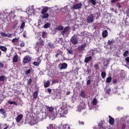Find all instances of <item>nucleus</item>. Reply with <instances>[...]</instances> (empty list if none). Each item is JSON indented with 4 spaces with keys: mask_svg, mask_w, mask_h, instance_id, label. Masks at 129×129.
I'll return each mask as SVG.
<instances>
[{
    "mask_svg": "<svg viewBox=\"0 0 129 129\" xmlns=\"http://www.w3.org/2000/svg\"><path fill=\"white\" fill-rule=\"evenodd\" d=\"M0 67L1 68H3V67H4V64H3V63L0 62Z\"/></svg>",
    "mask_w": 129,
    "mask_h": 129,
    "instance_id": "0e129e2a",
    "label": "nucleus"
},
{
    "mask_svg": "<svg viewBox=\"0 0 129 129\" xmlns=\"http://www.w3.org/2000/svg\"><path fill=\"white\" fill-rule=\"evenodd\" d=\"M80 96H81L82 98H85V97H86V96L85 95V92H84V91H81L80 94Z\"/></svg>",
    "mask_w": 129,
    "mask_h": 129,
    "instance_id": "4be33fe9",
    "label": "nucleus"
},
{
    "mask_svg": "<svg viewBox=\"0 0 129 129\" xmlns=\"http://www.w3.org/2000/svg\"><path fill=\"white\" fill-rule=\"evenodd\" d=\"M13 61L14 62V63H17V62L19 61V56H18V55H16L13 57Z\"/></svg>",
    "mask_w": 129,
    "mask_h": 129,
    "instance_id": "a211bd4d",
    "label": "nucleus"
},
{
    "mask_svg": "<svg viewBox=\"0 0 129 129\" xmlns=\"http://www.w3.org/2000/svg\"><path fill=\"white\" fill-rule=\"evenodd\" d=\"M48 12V8L44 7L42 10H41V14L42 15H44V14H46Z\"/></svg>",
    "mask_w": 129,
    "mask_h": 129,
    "instance_id": "412c9836",
    "label": "nucleus"
},
{
    "mask_svg": "<svg viewBox=\"0 0 129 129\" xmlns=\"http://www.w3.org/2000/svg\"><path fill=\"white\" fill-rule=\"evenodd\" d=\"M27 83H28V85H31V84L32 83V79H30L28 81Z\"/></svg>",
    "mask_w": 129,
    "mask_h": 129,
    "instance_id": "a18cd8bd",
    "label": "nucleus"
},
{
    "mask_svg": "<svg viewBox=\"0 0 129 129\" xmlns=\"http://www.w3.org/2000/svg\"><path fill=\"white\" fill-rule=\"evenodd\" d=\"M116 2H117V0H111V3L112 4H114V3H116Z\"/></svg>",
    "mask_w": 129,
    "mask_h": 129,
    "instance_id": "6e6d98bb",
    "label": "nucleus"
},
{
    "mask_svg": "<svg viewBox=\"0 0 129 129\" xmlns=\"http://www.w3.org/2000/svg\"><path fill=\"white\" fill-rule=\"evenodd\" d=\"M92 104H93V105H96V104H97V100H96V98H94L92 101Z\"/></svg>",
    "mask_w": 129,
    "mask_h": 129,
    "instance_id": "b1692460",
    "label": "nucleus"
},
{
    "mask_svg": "<svg viewBox=\"0 0 129 129\" xmlns=\"http://www.w3.org/2000/svg\"><path fill=\"white\" fill-rule=\"evenodd\" d=\"M116 6L118 8V9H120V4L119 3H117Z\"/></svg>",
    "mask_w": 129,
    "mask_h": 129,
    "instance_id": "13d9d810",
    "label": "nucleus"
},
{
    "mask_svg": "<svg viewBox=\"0 0 129 129\" xmlns=\"http://www.w3.org/2000/svg\"><path fill=\"white\" fill-rule=\"evenodd\" d=\"M91 59H92V56H90L86 57L84 60L85 63H88V62H89V61H90V60H91Z\"/></svg>",
    "mask_w": 129,
    "mask_h": 129,
    "instance_id": "dca6fc26",
    "label": "nucleus"
},
{
    "mask_svg": "<svg viewBox=\"0 0 129 129\" xmlns=\"http://www.w3.org/2000/svg\"><path fill=\"white\" fill-rule=\"evenodd\" d=\"M17 25H18V23L15 24L13 27V30H16V29H17V28H18V26H17Z\"/></svg>",
    "mask_w": 129,
    "mask_h": 129,
    "instance_id": "49530a36",
    "label": "nucleus"
},
{
    "mask_svg": "<svg viewBox=\"0 0 129 129\" xmlns=\"http://www.w3.org/2000/svg\"><path fill=\"white\" fill-rule=\"evenodd\" d=\"M1 35L3 37H7L8 38H12V37L13 36L12 34H10V33L7 34L5 32H1Z\"/></svg>",
    "mask_w": 129,
    "mask_h": 129,
    "instance_id": "9d476101",
    "label": "nucleus"
},
{
    "mask_svg": "<svg viewBox=\"0 0 129 129\" xmlns=\"http://www.w3.org/2000/svg\"><path fill=\"white\" fill-rule=\"evenodd\" d=\"M114 43V41L113 40H108V45H112V43Z\"/></svg>",
    "mask_w": 129,
    "mask_h": 129,
    "instance_id": "ea45409f",
    "label": "nucleus"
},
{
    "mask_svg": "<svg viewBox=\"0 0 129 129\" xmlns=\"http://www.w3.org/2000/svg\"><path fill=\"white\" fill-rule=\"evenodd\" d=\"M7 78L4 76H0V81H6Z\"/></svg>",
    "mask_w": 129,
    "mask_h": 129,
    "instance_id": "393cba45",
    "label": "nucleus"
},
{
    "mask_svg": "<svg viewBox=\"0 0 129 129\" xmlns=\"http://www.w3.org/2000/svg\"><path fill=\"white\" fill-rule=\"evenodd\" d=\"M63 129H70V126L68 125V124H66V125H63Z\"/></svg>",
    "mask_w": 129,
    "mask_h": 129,
    "instance_id": "7c9ffc66",
    "label": "nucleus"
},
{
    "mask_svg": "<svg viewBox=\"0 0 129 129\" xmlns=\"http://www.w3.org/2000/svg\"><path fill=\"white\" fill-rule=\"evenodd\" d=\"M66 94L67 95H69L70 94V91H69L68 92H67Z\"/></svg>",
    "mask_w": 129,
    "mask_h": 129,
    "instance_id": "774afa93",
    "label": "nucleus"
},
{
    "mask_svg": "<svg viewBox=\"0 0 129 129\" xmlns=\"http://www.w3.org/2000/svg\"><path fill=\"white\" fill-rule=\"evenodd\" d=\"M8 103L9 104H14V105H18V104L17 103H16V102H15V101H8Z\"/></svg>",
    "mask_w": 129,
    "mask_h": 129,
    "instance_id": "c9c22d12",
    "label": "nucleus"
},
{
    "mask_svg": "<svg viewBox=\"0 0 129 129\" xmlns=\"http://www.w3.org/2000/svg\"><path fill=\"white\" fill-rule=\"evenodd\" d=\"M72 100H76V97L75 96H73L72 97Z\"/></svg>",
    "mask_w": 129,
    "mask_h": 129,
    "instance_id": "5fc2aeb1",
    "label": "nucleus"
},
{
    "mask_svg": "<svg viewBox=\"0 0 129 129\" xmlns=\"http://www.w3.org/2000/svg\"><path fill=\"white\" fill-rule=\"evenodd\" d=\"M56 29L58 30V31H62L64 29V27L62 26H59L56 27Z\"/></svg>",
    "mask_w": 129,
    "mask_h": 129,
    "instance_id": "cd10ccee",
    "label": "nucleus"
},
{
    "mask_svg": "<svg viewBox=\"0 0 129 129\" xmlns=\"http://www.w3.org/2000/svg\"><path fill=\"white\" fill-rule=\"evenodd\" d=\"M25 22H23L21 24V27H20V29L22 30L23 29H24L25 28Z\"/></svg>",
    "mask_w": 129,
    "mask_h": 129,
    "instance_id": "a19ab883",
    "label": "nucleus"
},
{
    "mask_svg": "<svg viewBox=\"0 0 129 129\" xmlns=\"http://www.w3.org/2000/svg\"><path fill=\"white\" fill-rule=\"evenodd\" d=\"M0 113H1V114H3V115H6V112L3 108L0 109Z\"/></svg>",
    "mask_w": 129,
    "mask_h": 129,
    "instance_id": "2f4dec72",
    "label": "nucleus"
},
{
    "mask_svg": "<svg viewBox=\"0 0 129 129\" xmlns=\"http://www.w3.org/2000/svg\"><path fill=\"white\" fill-rule=\"evenodd\" d=\"M111 80H112V78H111V77H107L106 80V82H107V83H110Z\"/></svg>",
    "mask_w": 129,
    "mask_h": 129,
    "instance_id": "5701e85b",
    "label": "nucleus"
},
{
    "mask_svg": "<svg viewBox=\"0 0 129 129\" xmlns=\"http://www.w3.org/2000/svg\"><path fill=\"white\" fill-rule=\"evenodd\" d=\"M127 55H128V50H126L123 53V57H127Z\"/></svg>",
    "mask_w": 129,
    "mask_h": 129,
    "instance_id": "f704fd0d",
    "label": "nucleus"
},
{
    "mask_svg": "<svg viewBox=\"0 0 129 129\" xmlns=\"http://www.w3.org/2000/svg\"><path fill=\"white\" fill-rule=\"evenodd\" d=\"M98 126L99 127V129H101V128H102V129H106V128H105V127L101 126V125L100 124H98Z\"/></svg>",
    "mask_w": 129,
    "mask_h": 129,
    "instance_id": "8fccbe9b",
    "label": "nucleus"
},
{
    "mask_svg": "<svg viewBox=\"0 0 129 129\" xmlns=\"http://www.w3.org/2000/svg\"><path fill=\"white\" fill-rule=\"evenodd\" d=\"M90 2L93 6H95V5H96V1L95 0H90Z\"/></svg>",
    "mask_w": 129,
    "mask_h": 129,
    "instance_id": "58836bf2",
    "label": "nucleus"
},
{
    "mask_svg": "<svg viewBox=\"0 0 129 129\" xmlns=\"http://www.w3.org/2000/svg\"><path fill=\"white\" fill-rule=\"evenodd\" d=\"M63 52L61 50H57L56 54H55V58H57L59 56V55H62Z\"/></svg>",
    "mask_w": 129,
    "mask_h": 129,
    "instance_id": "aec40b11",
    "label": "nucleus"
},
{
    "mask_svg": "<svg viewBox=\"0 0 129 129\" xmlns=\"http://www.w3.org/2000/svg\"><path fill=\"white\" fill-rule=\"evenodd\" d=\"M94 22V16L93 14H91L87 18V23L88 24H91V23H93Z\"/></svg>",
    "mask_w": 129,
    "mask_h": 129,
    "instance_id": "39448f33",
    "label": "nucleus"
},
{
    "mask_svg": "<svg viewBox=\"0 0 129 129\" xmlns=\"http://www.w3.org/2000/svg\"><path fill=\"white\" fill-rule=\"evenodd\" d=\"M67 51L69 53V54H71V55H73V49H68Z\"/></svg>",
    "mask_w": 129,
    "mask_h": 129,
    "instance_id": "72a5a7b5",
    "label": "nucleus"
},
{
    "mask_svg": "<svg viewBox=\"0 0 129 129\" xmlns=\"http://www.w3.org/2000/svg\"><path fill=\"white\" fill-rule=\"evenodd\" d=\"M58 67L59 70H64L68 67V64L66 62H63L62 63H60L58 64Z\"/></svg>",
    "mask_w": 129,
    "mask_h": 129,
    "instance_id": "0eeeda50",
    "label": "nucleus"
},
{
    "mask_svg": "<svg viewBox=\"0 0 129 129\" xmlns=\"http://www.w3.org/2000/svg\"><path fill=\"white\" fill-rule=\"evenodd\" d=\"M82 8V3H78L73 6L74 10H79Z\"/></svg>",
    "mask_w": 129,
    "mask_h": 129,
    "instance_id": "1a4fd4ad",
    "label": "nucleus"
},
{
    "mask_svg": "<svg viewBox=\"0 0 129 129\" xmlns=\"http://www.w3.org/2000/svg\"><path fill=\"white\" fill-rule=\"evenodd\" d=\"M79 124H80V125L83 124H83H84V122L79 121Z\"/></svg>",
    "mask_w": 129,
    "mask_h": 129,
    "instance_id": "052dcab7",
    "label": "nucleus"
},
{
    "mask_svg": "<svg viewBox=\"0 0 129 129\" xmlns=\"http://www.w3.org/2000/svg\"><path fill=\"white\" fill-rule=\"evenodd\" d=\"M125 126H126L125 124H123L122 125V129H124V128H125Z\"/></svg>",
    "mask_w": 129,
    "mask_h": 129,
    "instance_id": "bf43d9fd",
    "label": "nucleus"
},
{
    "mask_svg": "<svg viewBox=\"0 0 129 129\" xmlns=\"http://www.w3.org/2000/svg\"><path fill=\"white\" fill-rule=\"evenodd\" d=\"M71 43H73V45H76L77 44V43H78V39H77V38L75 35H74L73 37H72L71 40H70Z\"/></svg>",
    "mask_w": 129,
    "mask_h": 129,
    "instance_id": "6e6552de",
    "label": "nucleus"
},
{
    "mask_svg": "<svg viewBox=\"0 0 129 129\" xmlns=\"http://www.w3.org/2000/svg\"><path fill=\"white\" fill-rule=\"evenodd\" d=\"M49 27H50V23H46L44 26V29H48Z\"/></svg>",
    "mask_w": 129,
    "mask_h": 129,
    "instance_id": "4c0bfd02",
    "label": "nucleus"
},
{
    "mask_svg": "<svg viewBox=\"0 0 129 129\" xmlns=\"http://www.w3.org/2000/svg\"><path fill=\"white\" fill-rule=\"evenodd\" d=\"M0 49L1 51H3V52H7L8 48H7V47L5 46H2L0 45Z\"/></svg>",
    "mask_w": 129,
    "mask_h": 129,
    "instance_id": "f3484780",
    "label": "nucleus"
},
{
    "mask_svg": "<svg viewBox=\"0 0 129 129\" xmlns=\"http://www.w3.org/2000/svg\"><path fill=\"white\" fill-rule=\"evenodd\" d=\"M94 67L95 69H98L99 68V66L98 64H94Z\"/></svg>",
    "mask_w": 129,
    "mask_h": 129,
    "instance_id": "c03bdc74",
    "label": "nucleus"
},
{
    "mask_svg": "<svg viewBox=\"0 0 129 129\" xmlns=\"http://www.w3.org/2000/svg\"><path fill=\"white\" fill-rule=\"evenodd\" d=\"M86 106L85 105V103H81L79 106L77 107V111H78L79 112H81L82 110H83V109L85 108Z\"/></svg>",
    "mask_w": 129,
    "mask_h": 129,
    "instance_id": "423d86ee",
    "label": "nucleus"
},
{
    "mask_svg": "<svg viewBox=\"0 0 129 129\" xmlns=\"http://www.w3.org/2000/svg\"><path fill=\"white\" fill-rule=\"evenodd\" d=\"M49 18V14L48 13H44L42 16V19H47Z\"/></svg>",
    "mask_w": 129,
    "mask_h": 129,
    "instance_id": "a878e982",
    "label": "nucleus"
},
{
    "mask_svg": "<svg viewBox=\"0 0 129 129\" xmlns=\"http://www.w3.org/2000/svg\"><path fill=\"white\" fill-rule=\"evenodd\" d=\"M47 129H55V124H50L49 127H47Z\"/></svg>",
    "mask_w": 129,
    "mask_h": 129,
    "instance_id": "c756f323",
    "label": "nucleus"
},
{
    "mask_svg": "<svg viewBox=\"0 0 129 129\" xmlns=\"http://www.w3.org/2000/svg\"><path fill=\"white\" fill-rule=\"evenodd\" d=\"M33 65H34V66H39V65H40V63L37 61H35L33 62Z\"/></svg>",
    "mask_w": 129,
    "mask_h": 129,
    "instance_id": "37998d69",
    "label": "nucleus"
},
{
    "mask_svg": "<svg viewBox=\"0 0 129 129\" xmlns=\"http://www.w3.org/2000/svg\"><path fill=\"white\" fill-rule=\"evenodd\" d=\"M36 12V9H34V6L29 7L26 10V13L28 15H35Z\"/></svg>",
    "mask_w": 129,
    "mask_h": 129,
    "instance_id": "f03ea898",
    "label": "nucleus"
},
{
    "mask_svg": "<svg viewBox=\"0 0 129 129\" xmlns=\"http://www.w3.org/2000/svg\"><path fill=\"white\" fill-rule=\"evenodd\" d=\"M91 83V80H88L87 81V85H89Z\"/></svg>",
    "mask_w": 129,
    "mask_h": 129,
    "instance_id": "de8ad7c7",
    "label": "nucleus"
},
{
    "mask_svg": "<svg viewBox=\"0 0 129 129\" xmlns=\"http://www.w3.org/2000/svg\"><path fill=\"white\" fill-rule=\"evenodd\" d=\"M109 122L110 124H111V125L113 124V123H114V118H112L110 115L109 116Z\"/></svg>",
    "mask_w": 129,
    "mask_h": 129,
    "instance_id": "4468645a",
    "label": "nucleus"
},
{
    "mask_svg": "<svg viewBox=\"0 0 129 129\" xmlns=\"http://www.w3.org/2000/svg\"><path fill=\"white\" fill-rule=\"evenodd\" d=\"M9 125H6V127L4 128V129H8V128H9Z\"/></svg>",
    "mask_w": 129,
    "mask_h": 129,
    "instance_id": "338daca9",
    "label": "nucleus"
},
{
    "mask_svg": "<svg viewBox=\"0 0 129 129\" xmlns=\"http://www.w3.org/2000/svg\"><path fill=\"white\" fill-rule=\"evenodd\" d=\"M101 75L102 78L104 79L106 77V73H105V72H103L101 73Z\"/></svg>",
    "mask_w": 129,
    "mask_h": 129,
    "instance_id": "c85d7f7f",
    "label": "nucleus"
},
{
    "mask_svg": "<svg viewBox=\"0 0 129 129\" xmlns=\"http://www.w3.org/2000/svg\"><path fill=\"white\" fill-rule=\"evenodd\" d=\"M86 47V44H84L78 47L79 51H84V49Z\"/></svg>",
    "mask_w": 129,
    "mask_h": 129,
    "instance_id": "ddd939ff",
    "label": "nucleus"
},
{
    "mask_svg": "<svg viewBox=\"0 0 129 129\" xmlns=\"http://www.w3.org/2000/svg\"><path fill=\"white\" fill-rule=\"evenodd\" d=\"M19 38H15L12 39L13 43H18L19 42Z\"/></svg>",
    "mask_w": 129,
    "mask_h": 129,
    "instance_id": "473e14b6",
    "label": "nucleus"
},
{
    "mask_svg": "<svg viewBox=\"0 0 129 129\" xmlns=\"http://www.w3.org/2000/svg\"><path fill=\"white\" fill-rule=\"evenodd\" d=\"M37 97H38V91H35L33 93V98L36 99Z\"/></svg>",
    "mask_w": 129,
    "mask_h": 129,
    "instance_id": "bb28decb",
    "label": "nucleus"
},
{
    "mask_svg": "<svg viewBox=\"0 0 129 129\" xmlns=\"http://www.w3.org/2000/svg\"><path fill=\"white\" fill-rule=\"evenodd\" d=\"M111 89L110 88L108 89V90L106 91V93L107 94H109V92L110 91Z\"/></svg>",
    "mask_w": 129,
    "mask_h": 129,
    "instance_id": "4d7b16f0",
    "label": "nucleus"
},
{
    "mask_svg": "<svg viewBox=\"0 0 129 129\" xmlns=\"http://www.w3.org/2000/svg\"><path fill=\"white\" fill-rule=\"evenodd\" d=\"M35 47L36 51H37V52H39L40 51V43H39V42H37Z\"/></svg>",
    "mask_w": 129,
    "mask_h": 129,
    "instance_id": "6ab92c4d",
    "label": "nucleus"
},
{
    "mask_svg": "<svg viewBox=\"0 0 129 129\" xmlns=\"http://www.w3.org/2000/svg\"><path fill=\"white\" fill-rule=\"evenodd\" d=\"M47 91H48V92L49 93V94H50V93H51V92H52V90H51V89H50V88H48L47 89Z\"/></svg>",
    "mask_w": 129,
    "mask_h": 129,
    "instance_id": "864d4df0",
    "label": "nucleus"
},
{
    "mask_svg": "<svg viewBox=\"0 0 129 129\" xmlns=\"http://www.w3.org/2000/svg\"><path fill=\"white\" fill-rule=\"evenodd\" d=\"M61 35H63V37H68V35H69V27H66L63 31L61 32Z\"/></svg>",
    "mask_w": 129,
    "mask_h": 129,
    "instance_id": "20e7f679",
    "label": "nucleus"
},
{
    "mask_svg": "<svg viewBox=\"0 0 129 129\" xmlns=\"http://www.w3.org/2000/svg\"><path fill=\"white\" fill-rule=\"evenodd\" d=\"M56 114H54V107L46 106V110L47 111V115L49 116L50 119L53 120L58 115L59 117H64L65 114L68 113V109L67 105L64 104L61 107L57 106L55 108Z\"/></svg>",
    "mask_w": 129,
    "mask_h": 129,
    "instance_id": "f257e3e1",
    "label": "nucleus"
},
{
    "mask_svg": "<svg viewBox=\"0 0 129 129\" xmlns=\"http://www.w3.org/2000/svg\"><path fill=\"white\" fill-rule=\"evenodd\" d=\"M32 61V57L30 55H26L24 57L22 61L23 65H26Z\"/></svg>",
    "mask_w": 129,
    "mask_h": 129,
    "instance_id": "7ed1b4c3",
    "label": "nucleus"
},
{
    "mask_svg": "<svg viewBox=\"0 0 129 129\" xmlns=\"http://www.w3.org/2000/svg\"><path fill=\"white\" fill-rule=\"evenodd\" d=\"M44 87L45 88H47L50 86V84H51V82L49 80H47L46 82H44Z\"/></svg>",
    "mask_w": 129,
    "mask_h": 129,
    "instance_id": "9b49d317",
    "label": "nucleus"
},
{
    "mask_svg": "<svg viewBox=\"0 0 129 129\" xmlns=\"http://www.w3.org/2000/svg\"><path fill=\"white\" fill-rule=\"evenodd\" d=\"M23 118V114H19L17 117H16V120L17 122H20L21 120H22V119Z\"/></svg>",
    "mask_w": 129,
    "mask_h": 129,
    "instance_id": "f8f14e48",
    "label": "nucleus"
},
{
    "mask_svg": "<svg viewBox=\"0 0 129 129\" xmlns=\"http://www.w3.org/2000/svg\"><path fill=\"white\" fill-rule=\"evenodd\" d=\"M126 63H129V57H127L125 59Z\"/></svg>",
    "mask_w": 129,
    "mask_h": 129,
    "instance_id": "3c124183",
    "label": "nucleus"
},
{
    "mask_svg": "<svg viewBox=\"0 0 129 129\" xmlns=\"http://www.w3.org/2000/svg\"><path fill=\"white\" fill-rule=\"evenodd\" d=\"M58 81L57 80H54L52 81V83H57Z\"/></svg>",
    "mask_w": 129,
    "mask_h": 129,
    "instance_id": "680f3d73",
    "label": "nucleus"
},
{
    "mask_svg": "<svg viewBox=\"0 0 129 129\" xmlns=\"http://www.w3.org/2000/svg\"><path fill=\"white\" fill-rule=\"evenodd\" d=\"M36 62L40 64V63H41V59L39 57H38L36 59Z\"/></svg>",
    "mask_w": 129,
    "mask_h": 129,
    "instance_id": "09e8293b",
    "label": "nucleus"
},
{
    "mask_svg": "<svg viewBox=\"0 0 129 129\" xmlns=\"http://www.w3.org/2000/svg\"><path fill=\"white\" fill-rule=\"evenodd\" d=\"M20 46H21V47H25V42H24V41L21 42L20 43Z\"/></svg>",
    "mask_w": 129,
    "mask_h": 129,
    "instance_id": "603ef678",
    "label": "nucleus"
},
{
    "mask_svg": "<svg viewBox=\"0 0 129 129\" xmlns=\"http://www.w3.org/2000/svg\"><path fill=\"white\" fill-rule=\"evenodd\" d=\"M108 35V32H107V30H104L102 33V36L103 38H106Z\"/></svg>",
    "mask_w": 129,
    "mask_h": 129,
    "instance_id": "2eb2a0df",
    "label": "nucleus"
},
{
    "mask_svg": "<svg viewBox=\"0 0 129 129\" xmlns=\"http://www.w3.org/2000/svg\"><path fill=\"white\" fill-rule=\"evenodd\" d=\"M31 73V69H29L27 71H26L25 74L26 75H29Z\"/></svg>",
    "mask_w": 129,
    "mask_h": 129,
    "instance_id": "79ce46f5",
    "label": "nucleus"
},
{
    "mask_svg": "<svg viewBox=\"0 0 129 129\" xmlns=\"http://www.w3.org/2000/svg\"><path fill=\"white\" fill-rule=\"evenodd\" d=\"M60 75H61V76H64V73L63 72H60L59 73Z\"/></svg>",
    "mask_w": 129,
    "mask_h": 129,
    "instance_id": "69168bd1",
    "label": "nucleus"
},
{
    "mask_svg": "<svg viewBox=\"0 0 129 129\" xmlns=\"http://www.w3.org/2000/svg\"><path fill=\"white\" fill-rule=\"evenodd\" d=\"M117 83V80H114L113 81V83L114 84H115V83Z\"/></svg>",
    "mask_w": 129,
    "mask_h": 129,
    "instance_id": "e2e57ef3",
    "label": "nucleus"
},
{
    "mask_svg": "<svg viewBox=\"0 0 129 129\" xmlns=\"http://www.w3.org/2000/svg\"><path fill=\"white\" fill-rule=\"evenodd\" d=\"M42 37L44 38H47V33L45 32H42Z\"/></svg>",
    "mask_w": 129,
    "mask_h": 129,
    "instance_id": "e433bc0d",
    "label": "nucleus"
}]
</instances>
